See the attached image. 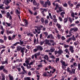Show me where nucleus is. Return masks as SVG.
Segmentation results:
<instances>
[{
  "mask_svg": "<svg viewBox=\"0 0 80 80\" xmlns=\"http://www.w3.org/2000/svg\"><path fill=\"white\" fill-rule=\"evenodd\" d=\"M33 4L34 5H35V6H37V8H36V7H34L33 8V10L34 11H35L37 9L38 10V8H39V7H38V6L39 5V3H37V2H36V1L35 0H33Z\"/></svg>",
  "mask_w": 80,
  "mask_h": 80,
  "instance_id": "nucleus-1",
  "label": "nucleus"
},
{
  "mask_svg": "<svg viewBox=\"0 0 80 80\" xmlns=\"http://www.w3.org/2000/svg\"><path fill=\"white\" fill-rule=\"evenodd\" d=\"M70 68L68 67L67 69V71L69 72L70 74H74V73H75V69H73V68H72V70H70Z\"/></svg>",
  "mask_w": 80,
  "mask_h": 80,
  "instance_id": "nucleus-2",
  "label": "nucleus"
},
{
  "mask_svg": "<svg viewBox=\"0 0 80 80\" xmlns=\"http://www.w3.org/2000/svg\"><path fill=\"white\" fill-rule=\"evenodd\" d=\"M61 63H62V68L63 69H65V67H66L67 66H68V65L66 64V63L65 61H63V60L61 61Z\"/></svg>",
  "mask_w": 80,
  "mask_h": 80,
  "instance_id": "nucleus-3",
  "label": "nucleus"
},
{
  "mask_svg": "<svg viewBox=\"0 0 80 80\" xmlns=\"http://www.w3.org/2000/svg\"><path fill=\"white\" fill-rule=\"evenodd\" d=\"M18 44H19L20 45H22L23 44V42L21 41V40H20V42H17L15 43L12 45L13 46H16Z\"/></svg>",
  "mask_w": 80,
  "mask_h": 80,
  "instance_id": "nucleus-4",
  "label": "nucleus"
},
{
  "mask_svg": "<svg viewBox=\"0 0 80 80\" xmlns=\"http://www.w3.org/2000/svg\"><path fill=\"white\" fill-rule=\"evenodd\" d=\"M74 48L73 46H69V50L71 52V53H73V52H74V50H73Z\"/></svg>",
  "mask_w": 80,
  "mask_h": 80,
  "instance_id": "nucleus-5",
  "label": "nucleus"
},
{
  "mask_svg": "<svg viewBox=\"0 0 80 80\" xmlns=\"http://www.w3.org/2000/svg\"><path fill=\"white\" fill-rule=\"evenodd\" d=\"M45 43L46 45H48L49 46H51V44L49 42V40L46 39L45 40Z\"/></svg>",
  "mask_w": 80,
  "mask_h": 80,
  "instance_id": "nucleus-6",
  "label": "nucleus"
},
{
  "mask_svg": "<svg viewBox=\"0 0 80 80\" xmlns=\"http://www.w3.org/2000/svg\"><path fill=\"white\" fill-rule=\"evenodd\" d=\"M23 22H25V23L26 24H25V27H28V21L26 19L23 20Z\"/></svg>",
  "mask_w": 80,
  "mask_h": 80,
  "instance_id": "nucleus-7",
  "label": "nucleus"
},
{
  "mask_svg": "<svg viewBox=\"0 0 80 80\" xmlns=\"http://www.w3.org/2000/svg\"><path fill=\"white\" fill-rule=\"evenodd\" d=\"M22 48V47H21L20 46H18L16 48L17 51H18V52L20 51Z\"/></svg>",
  "mask_w": 80,
  "mask_h": 80,
  "instance_id": "nucleus-8",
  "label": "nucleus"
},
{
  "mask_svg": "<svg viewBox=\"0 0 80 80\" xmlns=\"http://www.w3.org/2000/svg\"><path fill=\"white\" fill-rule=\"evenodd\" d=\"M49 41L51 43H52V45H53V46H54V45H57L56 42H54V40H50Z\"/></svg>",
  "mask_w": 80,
  "mask_h": 80,
  "instance_id": "nucleus-9",
  "label": "nucleus"
},
{
  "mask_svg": "<svg viewBox=\"0 0 80 80\" xmlns=\"http://www.w3.org/2000/svg\"><path fill=\"white\" fill-rule=\"evenodd\" d=\"M68 5L71 7H73L74 6V5H73V4L71 3V1H68Z\"/></svg>",
  "mask_w": 80,
  "mask_h": 80,
  "instance_id": "nucleus-10",
  "label": "nucleus"
},
{
  "mask_svg": "<svg viewBox=\"0 0 80 80\" xmlns=\"http://www.w3.org/2000/svg\"><path fill=\"white\" fill-rule=\"evenodd\" d=\"M21 68H22V71L24 72V73H26V74H27V71H26L25 70V68L23 67V66H21Z\"/></svg>",
  "mask_w": 80,
  "mask_h": 80,
  "instance_id": "nucleus-11",
  "label": "nucleus"
},
{
  "mask_svg": "<svg viewBox=\"0 0 80 80\" xmlns=\"http://www.w3.org/2000/svg\"><path fill=\"white\" fill-rule=\"evenodd\" d=\"M3 72L4 73H6V74H8V70H7V69H5V68H4V69H3Z\"/></svg>",
  "mask_w": 80,
  "mask_h": 80,
  "instance_id": "nucleus-12",
  "label": "nucleus"
},
{
  "mask_svg": "<svg viewBox=\"0 0 80 80\" xmlns=\"http://www.w3.org/2000/svg\"><path fill=\"white\" fill-rule=\"evenodd\" d=\"M44 59L47 60V61H48V56L47 55H45V56L43 57Z\"/></svg>",
  "mask_w": 80,
  "mask_h": 80,
  "instance_id": "nucleus-13",
  "label": "nucleus"
},
{
  "mask_svg": "<svg viewBox=\"0 0 80 80\" xmlns=\"http://www.w3.org/2000/svg\"><path fill=\"white\" fill-rule=\"evenodd\" d=\"M40 29L41 30H42L43 31H45V30H46V28L42 25L40 26Z\"/></svg>",
  "mask_w": 80,
  "mask_h": 80,
  "instance_id": "nucleus-14",
  "label": "nucleus"
},
{
  "mask_svg": "<svg viewBox=\"0 0 80 80\" xmlns=\"http://www.w3.org/2000/svg\"><path fill=\"white\" fill-rule=\"evenodd\" d=\"M25 49H26V48L25 47L22 48L21 49V52H24Z\"/></svg>",
  "mask_w": 80,
  "mask_h": 80,
  "instance_id": "nucleus-15",
  "label": "nucleus"
},
{
  "mask_svg": "<svg viewBox=\"0 0 80 80\" xmlns=\"http://www.w3.org/2000/svg\"><path fill=\"white\" fill-rule=\"evenodd\" d=\"M6 15H7L6 17L7 18H8L11 15H10V13H9V12H7V13H6Z\"/></svg>",
  "mask_w": 80,
  "mask_h": 80,
  "instance_id": "nucleus-16",
  "label": "nucleus"
},
{
  "mask_svg": "<svg viewBox=\"0 0 80 80\" xmlns=\"http://www.w3.org/2000/svg\"><path fill=\"white\" fill-rule=\"evenodd\" d=\"M9 78L10 80H13V76H12L10 75V74H9Z\"/></svg>",
  "mask_w": 80,
  "mask_h": 80,
  "instance_id": "nucleus-17",
  "label": "nucleus"
},
{
  "mask_svg": "<svg viewBox=\"0 0 80 80\" xmlns=\"http://www.w3.org/2000/svg\"><path fill=\"white\" fill-rule=\"evenodd\" d=\"M63 53V51L61 49H59V51H58V54L59 55H61V54Z\"/></svg>",
  "mask_w": 80,
  "mask_h": 80,
  "instance_id": "nucleus-18",
  "label": "nucleus"
},
{
  "mask_svg": "<svg viewBox=\"0 0 80 80\" xmlns=\"http://www.w3.org/2000/svg\"><path fill=\"white\" fill-rule=\"evenodd\" d=\"M43 7L44 8H47V4L46 2H45V4H44L43 5H42Z\"/></svg>",
  "mask_w": 80,
  "mask_h": 80,
  "instance_id": "nucleus-19",
  "label": "nucleus"
},
{
  "mask_svg": "<svg viewBox=\"0 0 80 80\" xmlns=\"http://www.w3.org/2000/svg\"><path fill=\"white\" fill-rule=\"evenodd\" d=\"M5 66L1 65L0 66V70H3L4 69H5Z\"/></svg>",
  "mask_w": 80,
  "mask_h": 80,
  "instance_id": "nucleus-20",
  "label": "nucleus"
},
{
  "mask_svg": "<svg viewBox=\"0 0 80 80\" xmlns=\"http://www.w3.org/2000/svg\"><path fill=\"white\" fill-rule=\"evenodd\" d=\"M56 26H58V28H61V25H60V24L58 23V22L57 23Z\"/></svg>",
  "mask_w": 80,
  "mask_h": 80,
  "instance_id": "nucleus-21",
  "label": "nucleus"
},
{
  "mask_svg": "<svg viewBox=\"0 0 80 80\" xmlns=\"http://www.w3.org/2000/svg\"><path fill=\"white\" fill-rule=\"evenodd\" d=\"M25 63H26V65H28L29 64V62H30V61H29V59H28L25 61Z\"/></svg>",
  "mask_w": 80,
  "mask_h": 80,
  "instance_id": "nucleus-22",
  "label": "nucleus"
},
{
  "mask_svg": "<svg viewBox=\"0 0 80 80\" xmlns=\"http://www.w3.org/2000/svg\"><path fill=\"white\" fill-rule=\"evenodd\" d=\"M64 22L65 23H67L68 22V17L66 18H65L64 19Z\"/></svg>",
  "mask_w": 80,
  "mask_h": 80,
  "instance_id": "nucleus-23",
  "label": "nucleus"
},
{
  "mask_svg": "<svg viewBox=\"0 0 80 80\" xmlns=\"http://www.w3.org/2000/svg\"><path fill=\"white\" fill-rule=\"evenodd\" d=\"M35 31H32V32L34 34H36L37 32H38V31L36 29H35Z\"/></svg>",
  "mask_w": 80,
  "mask_h": 80,
  "instance_id": "nucleus-24",
  "label": "nucleus"
},
{
  "mask_svg": "<svg viewBox=\"0 0 80 80\" xmlns=\"http://www.w3.org/2000/svg\"><path fill=\"white\" fill-rule=\"evenodd\" d=\"M15 13H16L17 15H20V13L18 9H16V11H15Z\"/></svg>",
  "mask_w": 80,
  "mask_h": 80,
  "instance_id": "nucleus-25",
  "label": "nucleus"
},
{
  "mask_svg": "<svg viewBox=\"0 0 80 80\" xmlns=\"http://www.w3.org/2000/svg\"><path fill=\"white\" fill-rule=\"evenodd\" d=\"M50 52H51L52 53H53V52H54L55 51V49L54 48H51L49 50Z\"/></svg>",
  "mask_w": 80,
  "mask_h": 80,
  "instance_id": "nucleus-26",
  "label": "nucleus"
},
{
  "mask_svg": "<svg viewBox=\"0 0 80 80\" xmlns=\"http://www.w3.org/2000/svg\"><path fill=\"white\" fill-rule=\"evenodd\" d=\"M6 24L8 25V27H10V26H11V25H12V22H10L9 23H8V22H6Z\"/></svg>",
  "mask_w": 80,
  "mask_h": 80,
  "instance_id": "nucleus-27",
  "label": "nucleus"
},
{
  "mask_svg": "<svg viewBox=\"0 0 80 80\" xmlns=\"http://www.w3.org/2000/svg\"><path fill=\"white\" fill-rule=\"evenodd\" d=\"M46 3H47V5L48 4V6H50L51 5V3L50 1L49 2H46Z\"/></svg>",
  "mask_w": 80,
  "mask_h": 80,
  "instance_id": "nucleus-28",
  "label": "nucleus"
},
{
  "mask_svg": "<svg viewBox=\"0 0 80 80\" xmlns=\"http://www.w3.org/2000/svg\"><path fill=\"white\" fill-rule=\"evenodd\" d=\"M44 23L45 25L48 24V19H46L45 20Z\"/></svg>",
  "mask_w": 80,
  "mask_h": 80,
  "instance_id": "nucleus-29",
  "label": "nucleus"
},
{
  "mask_svg": "<svg viewBox=\"0 0 80 80\" xmlns=\"http://www.w3.org/2000/svg\"><path fill=\"white\" fill-rule=\"evenodd\" d=\"M59 10L60 11V12H62V11H63V10L62 9V8L61 7H59L58 8Z\"/></svg>",
  "mask_w": 80,
  "mask_h": 80,
  "instance_id": "nucleus-30",
  "label": "nucleus"
},
{
  "mask_svg": "<svg viewBox=\"0 0 80 80\" xmlns=\"http://www.w3.org/2000/svg\"><path fill=\"white\" fill-rule=\"evenodd\" d=\"M57 37H58V39H60V38H61V35L58 34L57 35Z\"/></svg>",
  "mask_w": 80,
  "mask_h": 80,
  "instance_id": "nucleus-31",
  "label": "nucleus"
},
{
  "mask_svg": "<svg viewBox=\"0 0 80 80\" xmlns=\"http://www.w3.org/2000/svg\"><path fill=\"white\" fill-rule=\"evenodd\" d=\"M37 49L38 50H40V46H38L37 47Z\"/></svg>",
  "mask_w": 80,
  "mask_h": 80,
  "instance_id": "nucleus-32",
  "label": "nucleus"
},
{
  "mask_svg": "<svg viewBox=\"0 0 80 80\" xmlns=\"http://www.w3.org/2000/svg\"><path fill=\"white\" fill-rule=\"evenodd\" d=\"M8 38L9 40H11V41H12L13 40V39H12V38H11V37H10V36H8Z\"/></svg>",
  "mask_w": 80,
  "mask_h": 80,
  "instance_id": "nucleus-33",
  "label": "nucleus"
},
{
  "mask_svg": "<svg viewBox=\"0 0 80 80\" xmlns=\"http://www.w3.org/2000/svg\"><path fill=\"white\" fill-rule=\"evenodd\" d=\"M24 80H31V79H30V77H27L26 78H24Z\"/></svg>",
  "mask_w": 80,
  "mask_h": 80,
  "instance_id": "nucleus-34",
  "label": "nucleus"
},
{
  "mask_svg": "<svg viewBox=\"0 0 80 80\" xmlns=\"http://www.w3.org/2000/svg\"><path fill=\"white\" fill-rule=\"evenodd\" d=\"M63 6L64 7L67 8L68 7V5L67 4V3H65L63 5Z\"/></svg>",
  "mask_w": 80,
  "mask_h": 80,
  "instance_id": "nucleus-35",
  "label": "nucleus"
},
{
  "mask_svg": "<svg viewBox=\"0 0 80 80\" xmlns=\"http://www.w3.org/2000/svg\"><path fill=\"white\" fill-rule=\"evenodd\" d=\"M71 39L74 41H76V39H75V36L74 35H73V37L71 38Z\"/></svg>",
  "mask_w": 80,
  "mask_h": 80,
  "instance_id": "nucleus-36",
  "label": "nucleus"
},
{
  "mask_svg": "<svg viewBox=\"0 0 80 80\" xmlns=\"http://www.w3.org/2000/svg\"><path fill=\"white\" fill-rule=\"evenodd\" d=\"M70 40H72V38H69L67 40V42L68 43L69 42H70Z\"/></svg>",
  "mask_w": 80,
  "mask_h": 80,
  "instance_id": "nucleus-37",
  "label": "nucleus"
},
{
  "mask_svg": "<svg viewBox=\"0 0 80 80\" xmlns=\"http://www.w3.org/2000/svg\"><path fill=\"white\" fill-rule=\"evenodd\" d=\"M60 60V59L59 58H57L56 59V60H55L56 63H58V61H59V60Z\"/></svg>",
  "mask_w": 80,
  "mask_h": 80,
  "instance_id": "nucleus-38",
  "label": "nucleus"
},
{
  "mask_svg": "<svg viewBox=\"0 0 80 80\" xmlns=\"http://www.w3.org/2000/svg\"><path fill=\"white\" fill-rule=\"evenodd\" d=\"M68 19L70 23H72V22H73V21H72V18L71 17H69Z\"/></svg>",
  "mask_w": 80,
  "mask_h": 80,
  "instance_id": "nucleus-39",
  "label": "nucleus"
},
{
  "mask_svg": "<svg viewBox=\"0 0 80 80\" xmlns=\"http://www.w3.org/2000/svg\"><path fill=\"white\" fill-rule=\"evenodd\" d=\"M80 4H78L76 5V8H79V7H80Z\"/></svg>",
  "mask_w": 80,
  "mask_h": 80,
  "instance_id": "nucleus-40",
  "label": "nucleus"
},
{
  "mask_svg": "<svg viewBox=\"0 0 80 80\" xmlns=\"http://www.w3.org/2000/svg\"><path fill=\"white\" fill-rule=\"evenodd\" d=\"M44 34H45V37H47V36H48V33L47 32H44Z\"/></svg>",
  "mask_w": 80,
  "mask_h": 80,
  "instance_id": "nucleus-41",
  "label": "nucleus"
},
{
  "mask_svg": "<svg viewBox=\"0 0 80 80\" xmlns=\"http://www.w3.org/2000/svg\"><path fill=\"white\" fill-rule=\"evenodd\" d=\"M73 61H74V58L72 57V58L71 59V60L70 61V62L71 63H73Z\"/></svg>",
  "mask_w": 80,
  "mask_h": 80,
  "instance_id": "nucleus-42",
  "label": "nucleus"
},
{
  "mask_svg": "<svg viewBox=\"0 0 80 80\" xmlns=\"http://www.w3.org/2000/svg\"><path fill=\"white\" fill-rule=\"evenodd\" d=\"M78 28L75 27L74 28V32H76V31H78Z\"/></svg>",
  "mask_w": 80,
  "mask_h": 80,
  "instance_id": "nucleus-43",
  "label": "nucleus"
},
{
  "mask_svg": "<svg viewBox=\"0 0 80 80\" xmlns=\"http://www.w3.org/2000/svg\"><path fill=\"white\" fill-rule=\"evenodd\" d=\"M3 37H4V41H6V40H7V37H6V36L4 35L3 36Z\"/></svg>",
  "mask_w": 80,
  "mask_h": 80,
  "instance_id": "nucleus-44",
  "label": "nucleus"
},
{
  "mask_svg": "<svg viewBox=\"0 0 80 80\" xmlns=\"http://www.w3.org/2000/svg\"><path fill=\"white\" fill-rule=\"evenodd\" d=\"M78 70H80V63H78Z\"/></svg>",
  "mask_w": 80,
  "mask_h": 80,
  "instance_id": "nucleus-45",
  "label": "nucleus"
},
{
  "mask_svg": "<svg viewBox=\"0 0 80 80\" xmlns=\"http://www.w3.org/2000/svg\"><path fill=\"white\" fill-rule=\"evenodd\" d=\"M2 80H5V76L4 75H3L2 76Z\"/></svg>",
  "mask_w": 80,
  "mask_h": 80,
  "instance_id": "nucleus-46",
  "label": "nucleus"
},
{
  "mask_svg": "<svg viewBox=\"0 0 80 80\" xmlns=\"http://www.w3.org/2000/svg\"><path fill=\"white\" fill-rule=\"evenodd\" d=\"M17 67H18V66H17V67H16V68L18 70V72H20V71H21V68H18Z\"/></svg>",
  "mask_w": 80,
  "mask_h": 80,
  "instance_id": "nucleus-47",
  "label": "nucleus"
},
{
  "mask_svg": "<svg viewBox=\"0 0 80 80\" xmlns=\"http://www.w3.org/2000/svg\"><path fill=\"white\" fill-rule=\"evenodd\" d=\"M61 39L62 40H65V38L64 36H62L61 37Z\"/></svg>",
  "mask_w": 80,
  "mask_h": 80,
  "instance_id": "nucleus-48",
  "label": "nucleus"
},
{
  "mask_svg": "<svg viewBox=\"0 0 80 80\" xmlns=\"http://www.w3.org/2000/svg\"><path fill=\"white\" fill-rule=\"evenodd\" d=\"M52 70H53V71L52 72V74H53V73H54V72H56V69L54 68Z\"/></svg>",
  "mask_w": 80,
  "mask_h": 80,
  "instance_id": "nucleus-49",
  "label": "nucleus"
},
{
  "mask_svg": "<svg viewBox=\"0 0 80 80\" xmlns=\"http://www.w3.org/2000/svg\"><path fill=\"white\" fill-rule=\"evenodd\" d=\"M4 40H2V39H0V43H3V42H4Z\"/></svg>",
  "mask_w": 80,
  "mask_h": 80,
  "instance_id": "nucleus-50",
  "label": "nucleus"
},
{
  "mask_svg": "<svg viewBox=\"0 0 80 80\" xmlns=\"http://www.w3.org/2000/svg\"><path fill=\"white\" fill-rule=\"evenodd\" d=\"M50 58H52V59H55V57L53 55H52V56H50Z\"/></svg>",
  "mask_w": 80,
  "mask_h": 80,
  "instance_id": "nucleus-51",
  "label": "nucleus"
},
{
  "mask_svg": "<svg viewBox=\"0 0 80 80\" xmlns=\"http://www.w3.org/2000/svg\"><path fill=\"white\" fill-rule=\"evenodd\" d=\"M5 49L2 50L1 52V54H0V55H1V54H2L4 52H5Z\"/></svg>",
  "mask_w": 80,
  "mask_h": 80,
  "instance_id": "nucleus-52",
  "label": "nucleus"
},
{
  "mask_svg": "<svg viewBox=\"0 0 80 80\" xmlns=\"http://www.w3.org/2000/svg\"><path fill=\"white\" fill-rule=\"evenodd\" d=\"M0 29L1 30H2V31H4V29H3V26H1Z\"/></svg>",
  "mask_w": 80,
  "mask_h": 80,
  "instance_id": "nucleus-53",
  "label": "nucleus"
},
{
  "mask_svg": "<svg viewBox=\"0 0 80 80\" xmlns=\"http://www.w3.org/2000/svg\"><path fill=\"white\" fill-rule=\"evenodd\" d=\"M26 67H27V68L30 69L31 68V66H28V65L27 64L26 65Z\"/></svg>",
  "mask_w": 80,
  "mask_h": 80,
  "instance_id": "nucleus-54",
  "label": "nucleus"
},
{
  "mask_svg": "<svg viewBox=\"0 0 80 80\" xmlns=\"http://www.w3.org/2000/svg\"><path fill=\"white\" fill-rule=\"evenodd\" d=\"M55 30V32H56V33H57L58 34H59V33H59L58 31V30H57V29L56 28Z\"/></svg>",
  "mask_w": 80,
  "mask_h": 80,
  "instance_id": "nucleus-55",
  "label": "nucleus"
},
{
  "mask_svg": "<svg viewBox=\"0 0 80 80\" xmlns=\"http://www.w3.org/2000/svg\"><path fill=\"white\" fill-rule=\"evenodd\" d=\"M50 36L51 37V38L52 39H53L54 38H53V36L52 34H50Z\"/></svg>",
  "mask_w": 80,
  "mask_h": 80,
  "instance_id": "nucleus-56",
  "label": "nucleus"
},
{
  "mask_svg": "<svg viewBox=\"0 0 80 80\" xmlns=\"http://www.w3.org/2000/svg\"><path fill=\"white\" fill-rule=\"evenodd\" d=\"M13 33V31H10L8 32V33L9 34L11 33V34H12Z\"/></svg>",
  "mask_w": 80,
  "mask_h": 80,
  "instance_id": "nucleus-57",
  "label": "nucleus"
},
{
  "mask_svg": "<svg viewBox=\"0 0 80 80\" xmlns=\"http://www.w3.org/2000/svg\"><path fill=\"white\" fill-rule=\"evenodd\" d=\"M43 75L44 77H47V73L46 72H44Z\"/></svg>",
  "mask_w": 80,
  "mask_h": 80,
  "instance_id": "nucleus-58",
  "label": "nucleus"
},
{
  "mask_svg": "<svg viewBox=\"0 0 80 80\" xmlns=\"http://www.w3.org/2000/svg\"><path fill=\"white\" fill-rule=\"evenodd\" d=\"M64 48H68L69 47V45H64Z\"/></svg>",
  "mask_w": 80,
  "mask_h": 80,
  "instance_id": "nucleus-59",
  "label": "nucleus"
},
{
  "mask_svg": "<svg viewBox=\"0 0 80 80\" xmlns=\"http://www.w3.org/2000/svg\"><path fill=\"white\" fill-rule=\"evenodd\" d=\"M73 64V65L74 66H75V67H77V63L74 62Z\"/></svg>",
  "mask_w": 80,
  "mask_h": 80,
  "instance_id": "nucleus-60",
  "label": "nucleus"
},
{
  "mask_svg": "<svg viewBox=\"0 0 80 80\" xmlns=\"http://www.w3.org/2000/svg\"><path fill=\"white\" fill-rule=\"evenodd\" d=\"M71 16L72 17L74 18V17L75 16V14H74V12H73L71 14Z\"/></svg>",
  "mask_w": 80,
  "mask_h": 80,
  "instance_id": "nucleus-61",
  "label": "nucleus"
},
{
  "mask_svg": "<svg viewBox=\"0 0 80 80\" xmlns=\"http://www.w3.org/2000/svg\"><path fill=\"white\" fill-rule=\"evenodd\" d=\"M15 37H16V35H13L12 36V39H14L15 38Z\"/></svg>",
  "mask_w": 80,
  "mask_h": 80,
  "instance_id": "nucleus-62",
  "label": "nucleus"
},
{
  "mask_svg": "<svg viewBox=\"0 0 80 80\" xmlns=\"http://www.w3.org/2000/svg\"><path fill=\"white\" fill-rule=\"evenodd\" d=\"M41 22L42 23H44V19L43 18H41Z\"/></svg>",
  "mask_w": 80,
  "mask_h": 80,
  "instance_id": "nucleus-63",
  "label": "nucleus"
},
{
  "mask_svg": "<svg viewBox=\"0 0 80 80\" xmlns=\"http://www.w3.org/2000/svg\"><path fill=\"white\" fill-rule=\"evenodd\" d=\"M73 80H78V78L77 77L74 78Z\"/></svg>",
  "mask_w": 80,
  "mask_h": 80,
  "instance_id": "nucleus-64",
  "label": "nucleus"
}]
</instances>
